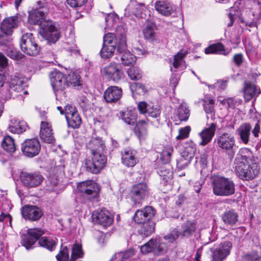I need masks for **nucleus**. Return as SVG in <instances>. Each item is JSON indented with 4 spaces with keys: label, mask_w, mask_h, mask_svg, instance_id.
I'll return each mask as SVG.
<instances>
[{
    "label": "nucleus",
    "mask_w": 261,
    "mask_h": 261,
    "mask_svg": "<svg viewBox=\"0 0 261 261\" xmlns=\"http://www.w3.org/2000/svg\"><path fill=\"white\" fill-rule=\"evenodd\" d=\"M196 229V224L194 222H186L182 226V236L189 237L194 233Z\"/></svg>",
    "instance_id": "obj_43"
},
{
    "label": "nucleus",
    "mask_w": 261,
    "mask_h": 261,
    "mask_svg": "<svg viewBox=\"0 0 261 261\" xmlns=\"http://www.w3.org/2000/svg\"><path fill=\"white\" fill-rule=\"evenodd\" d=\"M217 143L222 149L228 151L231 157L234 155L235 141L232 135L227 133L222 134L218 137Z\"/></svg>",
    "instance_id": "obj_11"
},
{
    "label": "nucleus",
    "mask_w": 261,
    "mask_h": 261,
    "mask_svg": "<svg viewBox=\"0 0 261 261\" xmlns=\"http://www.w3.org/2000/svg\"><path fill=\"white\" fill-rule=\"evenodd\" d=\"M87 1V0H67L68 4L73 8L82 7Z\"/></svg>",
    "instance_id": "obj_61"
},
{
    "label": "nucleus",
    "mask_w": 261,
    "mask_h": 261,
    "mask_svg": "<svg viewBox=\"0 0 261 261\" xmlns=\"http://www.w3.org/2000/svg\"><path fill=\"white\" fill-rule=\"evenodd\" d=\"M234 169L237 174L243 180L254 178L259 172V167L252 152L247 148L241 149L235 158Z\"/></svg>",
    "instance_id": "obj_1"
},
{
    "label": "nucleus",
    "mask_w": 261,
    "mask_h": 261,
    "mask_svg": "<svg viewBox=\"0 0 261 261\" xmlns=\"http://www.w3.org/2000/svg\"><path fill=\"white\" fill-rule=\"evenodd\" d=\"M222 219L225 224L233 225L238 221V215L234 210H229L224 213Z\"/></svg>",
    "instance_id": "obj_33"
},
{
    "label": "nucleus",
    "mask_w": 261,
    "mask_h": 261,
    "mask_svg": "<svg viewBox=\"0 0 261 261\" xmlns=\"http://www.w3.org/2000/svg\"><path fill=\"white\" fill-rule=\"evenodd\" d=\"M40 246L43 247L49 250H53L56 247V242L53 239L46 237L41 238L38 242Z\"/></svg>",
    "instance_id": "obj_48"
},
{
    "label": "nucleus",
    "mask_w": 261,
    "mask_h": 261,
    "mask_svg": "<svg viewBox=\"0 0 261 261\" xmlns=\"http://www.w3.org/2000/svg\"><path fill=\"white\" fill-rule=\"evenodd\" d=\"M7 55L13 59H18L21 58V54L16 49L13 48H9L7 51Z\"/></svg>",
    "instance_id": "obj_60"
},
{
    "label": "nucleus",
    "mask_w": 261,
    "mask_h": 261,
    "mask_svg": "<svg viewBox=\"0 0 261 261\" xmlns=\"http://www.w3.org/2000/svg\"><path fill=\"white\" fill-rule=\"evenodd\" d=\"M51 84L54 91L56 99L58 96L64 94L63 90L68 86L67 78L63 73L59 71H54L50 75Z\"/></svg>",
    "instance_id": "obj_5"
},
{
    "label": "nucleus",
    "mask_w": 261,
    "mask_h": 261,
    "mask_svg": "<svg viewBox=\"0 0 261 261\" xmlns=\"http://www.w3.org/2000/svg\"><path fill=\"white\" fill-rule=\"evenodd\" d=\"M212 187L214 194L220 196H229L234 193V184L230 179L216 175L212 178Z\"/></svg>",
    "instance_id": "obj_3"
},
{
    "label": "nucleus",
    "mask_w": 261,
    "mask_h": 261,
    "mask_svg": "<svg viewBox=\"0 0 261 261\" xmlns=\"http://www.w3.org/2000/svg\"><path fill=\"white\" fill-rule=\"evenodd\" d=\"M91 153L102 152L105 149V145L100 138H92L87 144Z\"/></svg>",
    "instance_id": "obj_27"
},
{
    "label": "nucleus",
    "mask_w": 261,
    "mask_h": 261,
    "mask_svg": "<svg viewBox=\"0 0 261 261\" xmlns=\"http://www.w3.org/2000/svg\"><path fill=\"white\" fill-rule=\"evenodd\" d=\"M232 246L231 243L229 241L221 243L213 252V261H222L229 254Z\"/></svg>",
    "instance_id": "obj_18"
},
{
    "label": "nucleus",
    "mask_w": 261,
    "mask_h": 261,
    "mask_svg": "<svg viewBox=\"0 0 261 261\" xmlns=\"http://www.w3.org/2000/svg\"><path fill=\"white\" fill-rule=\"evenodd\" d=\"M149 194V188L146 182H142L134 185L130 190V195L135 204H139L147 198Z\"/></svg>",
    "instance_id": "obj_8"
},
{
    "label": "nucleus",
    "mask_w": 261,
    "mask_h": 261,
    "mask_svg": "<svg viewBox=\"0 0 261 261\" xmlns=\"http://www.w3.org/2000/svg\"><path fill=\"white\" fill-rule=\"evenodd\" d=\"M120 116L125 123L129 125H133L136 121L137 114L135 111L127 109L121 112Z\"/></svg>",
    "instance_id": "obj_34"
},
{
    "label": "nucleus",
    "mask_w": 261,
    "mask_h": 261,
    "mask_svg": "<svg viewBox=\"0 0 261 261\" xmlns=\"http://www.w3.org/2000/svg\"><path fill=\"white\" fill-rule=\"evenodd\" d=\"M187 54V51H180L174 55L173 62L172 63L173 66L174 68H178L182 65V63H184V59Z\"/></svg>",
    "instance_id": "obj_50"
},
{
    "label": "nucleus",
    "mask_w": 261,
    "mask_h": 261,
    "mask_svg": "<svg viewBox=\"0 0 261 261\" xmlns=\"http://www.w3.org/2000/svg\"><path fill=\"white\" fill-rule=\"evenodd\" d=\"M11 34H7L4 32H2V30H0V45H4L9 41L10 36Z\"/></svg>",
    "instance_id": "obj_62"
},
{
    "label": "nucleus",
    "mask_w": 261,
    "mask_h": 261,
    "mask_svg": "<svg viewBox=\"0 0 261 261\" xmlns=\"http://www.w3.org/2000/svg\"><path fill=\"white\" fill-rule=\"evenodd\" d=\"M243 261H260V258L256 252L253 251L244 255Z\"/></svg>",
    "instance_id": "obj_56"
},
{
    "label": "nucleus",
    "mask_w": 261,
    "mask_h": 261,
    "mask_svg": "<svg viewBox=\"0 0 261 261\" xmlns=\"http://www.w3.org/2000/svg\"><path fill=\"white\" fill-rule=\"evenodd\" d=\"M21 180L25 187L33 188L39 186L42 182L43 177L38 173H24L21 175Z\"/></svg>",
    "instance_id": "obj_19"
},
{
    "label": "nucleus",
    "mask_w": 261,
    "mask_h": 261,
    "mask_svg": "<svg viewBox=\"0 0 261 261\" xmlns=\"http://www.w3.org/2000/svg\"><path fill=\"white\" fill-rule=\"evenodd\" d=\"M191 131V127L189 126L180 128L179 129V134L176 136L177 140H183L187 138L189 136Z\"/></svg>",
    "instance_id": "obj_55"
},
{
    "label": "nucleus",
    "mask_w": 261,
    "mask_h": 261,
    "mask_svg": "<svg viewBox=\"0 0 261 261\" xmlns=\"http://www.w3.org/2000/svg\"><path fill=\"white\" fill-rule=\"evenodd\" d=\"M2 146L4 149L9 152H14L16 147L13 139L9 136H6L2 142Z\"/></svg>",
    "instance_id": "obj_41"
},
{
    "label": "nucleus",
    "mask_w": 261,
    "mask_h": 261,
    "mask_svg": "<svg viewBox=\"0 0 261 261\" xmlns=\"http://www.w3.org/2000/svg\"><path fill=\"white\" fill-rule=\"evenodd\" d=\"M121 88L117 86H111L108 88L103 93V98L108 103H115L122 96Z\"/></svg>",
    "instance_id": "obj_21"
},
{
    "label": "nucleus",
    "mask_w": 261,
    "mask_h": 261,
    "mask_svg": "<svg viewBox=\"0 0 261 261\" xmlns=\"http://www.w3.org/2000/svg\"><path fill=\"white\" fill-rule=\"evenodd\" d=\"M155 212L151 206H146L143 209L138 210L133 216L134 221L138 224H145L154 216Z\"/></svg>",
    "instance_id": "obj_15"
},
{
    "label": "nucleus",
    "mask_w": 261,
    "mask_h": 261,
    "mask_svg": "<svg viewBox=\"0 0 261 261\" xmlns=\"http://www.w3.org/2000/svg\"><path fill=\"white\" fill-rule=\"evenodd\" d=\"M28 126L23 120L12 119L8 127L9 130L14 134H21L26 131Z\"/></svg>",
    "instance_id": "obj_23"
},
{
    "label": "nucleus",
    "mask_w": 261,
    "mask_h": 261,
    "mask_svg": "<svg viewBox=\"0 0 261 261\" xmlns=\"http://www.w3.org/2000/svg\"><path fill=\"white\" fill-rule=\"evenodd\" d=\"M116 47H114L113 45H107L103 44L100 54L102 58L109 59L111 58L114 53Z\"/></svg>",
    "instance_id": "obj_47"
},
{
    "label": "nucleus",
    "mask_w": 261,
    "mask_h": 261,
    "mask_svg": "<svg viewBox=\"0 0 261 261\" xmlns=\"http://www.w3.org/2000/svg\"><path fill=\"white\" fill-rule=\"evenodd\" d=\"M126 72L132 80H138L142 77V72L138 67L133 66L128 68Z\"/></svg>",
    "instance_id": "obj_49"
},
{
    "label": "nucleus",
    "mask_w": 261,
    "mask_h": 261,
    "mask_svg": "<svg viewBox=\"0 0 261 261\" xmlns=\"http://www.w3.org/2000/svg\"><path fill=\"white\" fill-rule=\"evenodd\" d=\"M24 83L22 80L18 76H15L11 78L10 82V88L11 90L20 92L23 90Z\"/></svg>",
    "instance_id": "obj_37"
},
{
    "label": "nucleus",
    "mask_w": 261,
    "mask_h": 261,
    "mask_svg": "<svg viewBox=\"0 0 261 261\" xmlns=\"http://www.w3.org/2000/svg\"><path fill=\"white\" fill-rule=\"evenodd\" d=\"M203 107L207 114L206 117L207 120L210 118L212 120L214 119L215 118V101L212 98L206 97L203 100Z\"/></svg>",
    "instance_id": "obj_31"
},
{
    "label": "nucleus",
    "mask_w": 261,
    "mask_h": 261,
    "mask_svg": "<svg viewBox=\"0 0 261 261\" xmlns=\"http://www.w3.org/2000/svg\"><path fill=\"white\" fill-rule=\"evenodd\" d=\"M227 86V81L226 80H219L214 85L210 86L211 88H216L217 90H224Z\"/></svg>",
    "instance_id": "obj_58"
},
{
    "label": "nucleus",
    "mask_w": 261,
    "mask_h": 261,
    "mask_svg": "<svg viewBox=\"0 0 261 261\" xmlns=\"http://www.w3.org/2000/svg\"><path fill=\"white\" fill-rule=\"evenodd\" d=\"M216 130V123L214 122L207 123V127L204 128L199 134L201 141L199 145L205 146L208 144L215 135Z\"/></svg>",
    "instance_id": "obj_20"
},
{
    "label": "nucleus",
    "mask_w": 261,
    "mask_h": 261,
    "mask_svg": "<svg viewBox=\"0 0 261 261\" xmlns=\"http://www.w3.org/2000/svg\"><path fill=\"white\" fill-rule=\"evenodd\" d=\"M148 115L152 118L156 119L157 121H159L160 118V110L156 108L149 107L148 108Z\"/></svg>",
    "instance_id": "obj_57"
},
{
    "label": "nucleus",
    "mask_w": 261,
    "mask_h": 261,
    "mask_svg": "<svg viewBox=\"0 0 261 261\" xmlns=\"http://www.w3.org/2000/svg\"><path fill=\"white\" fill-rule=\"evenodd\" d=\"M77 189L84 196L89 199L96 197L99 191V188L97 183L92 180L79 183L77 185Z\"/></svg>",
    "instance_id": "obj_9"
},
{
    "label": "nucleus",
    "mask_w": 261,
    "mask_h": 261,
    "mask_svg": "<svg viewBox=\"0 0 261 261\" xmlns=\"http://www.w3.org/2000/svg\"><path fill=\"white\" fill-rule=\"evenodd\" d=\"M21 215L25 220L37 221L43 215L42 210L35 205H26L21 208Z\"/></svg>",
    "instance_id": "obj_16"
},
{
    "label": "nucleus",
    "mask_w": 261,
    "mask_h": 261,
    "mask_svg": "<svg viewBox=\"0 0 261 261\" xmlns=\"http://www.w3.org/2000/svg\"><path fill=\"white\" fill-rule=\"evenodd\" d=\"M43 233V231L39 228L29 229L27 234L22 236L21 244L27 249H29Z\"/></svg>",
    "instance_id": "obj_13"
},
{
    "label": "nucleus",
    "mask_w": 261,
    "mask_h": 261,
    "mask_svg": "<svg viewBox=\"0 0 261 261\" xmlns=\"http://www.w3.org/2000/svg\"><path fill=\"white\" fill-rule=\"evenodd\" d=\"M244 97L245 100L249 101L252 98L257 97L260 91L257 89L256 86L250 82H245L244 87Z\"/></svg>",
    "instance_id": "obj_22"
},
{
    "label": "nucleus",
    "mask_w": 261,
    "mask_h": 261,
    "mask_svg": "<svg viewBox=\"0 0 261 261\" xmlns=\"http://www.w3.org/2000/svg\"><path fill=\"white\" fill-rule=\"evenodd\" d=\"M148 123L146 120L138 121L134 128V132L140 140H144L147 136Z\"/></svg>",
    "instance_id": "obj_28"
},
{
    "label": "nucleus",
    "mask_w": 261,
    "mask_h": 261,
    "mask_svg": "<svg viewBox=\"0 0 261 261\" xmlns=\"http://www.w3.org/2000/svg\"><path fill=\"white\" fill-rule=\"evenodd\" d=\"M251 129L250 124L245 123L241 125L237 130L241 140L245 144H247L249 141Z\"/></svg>",
    "instance_id": "obj_30"
},
{
    "label": "nucleus",
    "mask_w": 261,
    "mask_h": 261,
    "mask_svg": "<svg viewBox=\"0 0 261 261\" xmlns=\"http://www.w3.org/2000/svg\"><path fill=\"white\" fill-rule=\"evenodd\" d=\"M143 226L141 228L140 232L145 237H147L150 235L154 231V225L151 223H145L143 224Z\"/></svg>",
    "instance_id": "obj_54"
},
{
    "label": "nucleus",
    "mask_w": 261,
    "mask_h": 261,
    "mask_svg": "<svg viewBox=\"0 0 261 261\" xmlns=\"http://www.w3.org/2000/svg\"><path fill=\"white\" fill-rule=\"evenodd\" d=\"M101 72L106 79L115 83L119 82L124 75L120 65L115 63H111L106 66Z\"/></svg>",
    "instance_id": "obj_6"
},
{
    "label": "nucleus",
    "mask_w": 261,
    "mask_h": 261,
    "mask_svg": "<svg viewBox=\"0 0 261 261\" xmlns=\"http://www.w3.org/2000/svg\"><path fill=\"white\" fill-rule=\"evenodd\" d=\"M20 46L22 51L30 56H36L40 50V47L31 33H26L22 36Z\"/></svg>",
    "instance_id": "obj_7"
},
{
    "label": "nucleus",
    "mask_w": 261,
    "mask_h": 261,
    "mask_svg": "<svg viewBox=\"0 0 261 261\" xmlns=\"http://www.w3.org/2000/svg\"><path fill=\"white\" fill-rule=\"evenodd\" d=\"M91 154L92 155V158L95 162V163L98 166L101 170L103 169L107 164V156L102 152H96Z\"/></svg>",
    "instance_id": "obj_38"
},
{
    "label": "nucleus",
    "mask_w": 261,
    "mask_h": 261,
    "mask_svg": "<svg viewBox=\"0 0 261 261\" xmlns=\"http://www.w3.org/2000/svg\"><path fill=\"white\" fill-rule=\"evenodd\" d=\"M148 105L145 101H140L138 104V109L140 113L145 114L148 112Z\"/></svg>",
    "instance_id": "obj_63"
},
{
    "label": "nucleus",
    "mask_w": 261,
    "mask_h": 261,
    "mask_svg": "<svg viewBox=\"0 0 261 261\" xmlns=\"http://www.w3.org/2000/svg\"><path fill=\"white\" fill-rule=\"evenodd\" d=\"M221 103L223 105L227 104L228 108L233 109L235 107L236 101L232 98H228L222 100Z\"/></svg>",
    "instance_id": "obj_64"
},
{
    "label": "nucleus",
    "mask_w": 261,
    "mask_h": 261,
    "mask_svg": "<svg viewBox=\"0 0 261 261\" xmlns=\"http://www.w3.org/2000/svg\"><path fill=\"white\" fill-rule=\"evenodd\" d=\"M58 261H69V253L66 246H61L59 253L56 256Z\"/></svg>",
    "instance_id": "obj_53"
},
{
    "label": "nucleus",
    "mask_w": 261,
    "mask_h": 261,
    "mask_svg": "<svg viewBox=\"0 0 261 261\" xmlns=\"http://www.w3.org/2000/svg\"><path fill=\"white\" fill-rule=\"evenodd\" d=\"M17 18L10 17L4 19L2 23L1 29L2 32L7 34H12L13 29L17 27Z\"/></svg>",
    "instance_id": "obj_29"
},
{
    "label": "nucleus",
    "mask_w": 261,
    "mask_h": 261,
    "mask_svg": "<svg viewBox=\"0 0 261 261\" xmlns=\"http://www.w3.org/2000/svg\"><path fill=\"white\" fill-rule=\"evenodd\" d=\"M119 33L117 36H120V41L118 43L117 50L119 52V57L122 64L124 66L132 65L136 63V57L126 49V36L124 31Z\"/></svg>",
    "instance_id": "obj_4"
},
{
    "label": "nucleus",
    "mask_w": 261,
    "mask_h": 261,
    "mask_svg": "<svg viewBox=\"0 0 261 261\" xmlns=\"http://www.w3.org/2000/svg\"><path fill=\"white\" fill-rule=\"evenodd\" d=\"M94 221L103 227L111 225L113 222V217L111 214L107 210L103 209L99 211H95L92 214Z\"/></svg>",
    "instance_id": "obj_17"
},
{
    "label": "nucleus",
    "mask_w": 261,
    "mask_h": 261,
    "mask_svg": "<svg viewBox=\"0 0 261 261\" xmlns=\"http://www.w3.org/2000/svg\"><path fill=\"white\" fill-rule=\"evenodd\" d=\"M122 164L127 167H133L138 162L133 151L125 150L122 154Z\"/></svg>",
    "instance_id": "obj_25"
},
{
    "label": "nucleus",
    "mask_w": 261,
    "mask_h": 261,
    "mask_svg": "<svg viewBox=\"0 0 261 261\" xmlns=\"http://www.w3.org/2000/svg\"><path fill=\"white\" fill-rule=\"evenodd\" d=\"M155 245L154 247L153 253L156 255H161L166 253L168 250L166 244L160 240L155 239Z\"/></svg>",
    "instance_id": "obj_44"
},
{
    "label": "nucleus",
    "mask_w": 261,
    "mask_h": 261,
    "mask_svg": "<svg viewBox=\"0 0 261 261\" xmlns=\"http://www.w3.org/2000/svg\"><path fill=\"white\" fill-rule=\"evenodd\" d=\"M155 239H150L147 243L140 246V251L143 254H147L152 252L153 253L154 247L155 246Z\"/></svg>",
    "instance_id": "obj_52"
},
{
    "label": "nucleus",
    "mask_w": 261,
    "mask_h": 261,
    "mask_svg": "<svg viewBox=\"0 0 261 261\" xmlns=\"http://www.w3.org/2000/svg\"><path fill=\"white\" fill-rule=\"evenodd\" d=\"M118 31H119V33L123 32L122 31H124V33L125 34V31L123 29L122 27H119L117 28L116 31V34L115 35L114 34L112 33H108L105 35L103 37V43L104 45H114V47H116V42L115 40V38H117L119 39V41H120V36L118 37L117 36V33Z\"/></svg>",
    "instance_id": "obj_35"
},
{
    "label": "nucleus",
    "mask_w": 261,
    "mask_h": 261,
    "mask_svg": "<svg viewBox=\"0 0 261 261\" xmlns=\"http://www.w3.org/2000/svg\"><path fill=\"white\" fill-rule=\"evenodd\" d=\"M178 231L174 229L172 230L170 233L164 236V239L170 243H172L178 237Z\"/></svg>",
    "instance_id": "obj_59"
},
{
    "label": "nucleus",
    "mask_w": 261,
    "mask_h": 261,
    "mask_svg": "<svg viewBox=\"0 0 261 261\" xmlns=\"http://www.w3.org/2000/svg\"><path fill=\"white\" fill-rule=\"evenodd\" d=\"M154 28L153 24H148L143 31L144 38L150 42L154 41L158 38Z\"/></svg>",
    "instance_id": "obj_36"
},
{
    "label": "nucleus",
    "mask_w": 261,
    "mask_h": 261,
    "mask_svg": "<svg viewBox=\"0 0 261 261\" xmlns=\"http://www.w3.org/2000/svg\"><path fill=\"white\" fill-rule=\"evenodd\" d=\"M45 14L39 10L30 12L29 19L31 23L40 24L39 33L48 43H55L60 37V33L51 21L44 20Z\"/></svg>",
    "instance_id": "obj_2"
},
{
    "label": "nucleus",
    "mask_w": 261,
    "mask_h": 261,
    "mask_svg": "<svg viewBox=\"0 0 261 261\" xmlns=\"http://www.w3.org/2000/svg\"><path fill=\"white\" fill-rule=\"evenodd\" d=\"M65 115L70 126L73 128L80 127L82 123V119L74 106L67 105L65 107Z\"/></svg>",
    "instance_id": "obj_12"
},
{
    "label": "nucleus",
    "mask_w": 261,
    "mask_h": 261,
    "mask_svg": "<svg viewBox=\"0 0 261 261\" xmlns=\"http://www.w3.org/2000/svg\"><path fill=\"white\" fill-rule=\"evenodd\" d=\"M83 255L82 245L75 243L72 248L71 257L70 259L69 258V261H76V259L83 257Z\"/></svg>",
    "instance_id": "obj_40"
},
{
    "label": "nucleus",
    "mask_w": 261,
    "mask_h": 261,
    "mask_svg": "<svg viewBox=\"0 0 261 261\" xmlns=\"http://www.w3.org/2000/svg\"><path fill=\"white\" fill-rule=\"evenodd\" d=\"M133 249H128L125 252H120L116 253L112 258L113 261H125L135 254Z\"/></svg>",
    "instance_id": "obj_39"
},
{
    "label": "nucleus",
    "mask_w": 261,
    "mask_h": 261,
    "mask_svg": "<svg viewBox=\"0 0 261 261\" xmlns=\"http://www.w3.org/2000/svg\"><path fill=\"white\" fill-rule=\"evenodd\" d=\"M196 151V145L191 142L189 146H186L184 151L181 153V158L180 162H184L185 165H188L194 157Z\"/></svg>",
    "instance_id": "obj_24"
},
{
    "label": "nucleus",
    "mask_w": 261,
    "mask_h": 261,
    "mask_svg": "<svg viewBox=\"0 0 261 261\" xmlns=\"http://www.w3.org/2000/svg\"><path fill=\"white\" fill-rule=\"evenodd\" d=\"M173 151L174 149L172 146H167L164 147L160 155V159L163 163L167 164L170 162Z\"/></svg>",
    "instance_id": "obj_45"
},
{
    "label": "nucleus",
    "mask_w": 261,
    "mask_h": 261,
    "mask_svg": "<svg viewBox=\"0 0 261 261\" xmlns=\"http://www.w3.org/2000/svg\"><path fill=\"white\" fill-rule=\"evenodd\" d=\"M85 167L86 170L92 174H98L101 170L95 163L93 159H86L85 160Z\"/></svg>",
    "instance_id": "obj_42"
},
{
    "label": "nucleus",
    "mask_w": 261,
    "mask_h": 261,
    "mask_svg": "<svg viewBox=\"0 0 261 261\" xmlns=\"http://www.w3.org/2000/svg\"><path fill=\"white\" fill-rule=\"evenodd\" d=\"M205 53L206 54H225L224 47L221 43L213 44L210 45L205 49Z\"/></svg>",
    "instance_id": "obj_46"
},
{
    "label": "nucleus",
    "mask_w": 261,
    "mask_h": 261,
    "mask_svg": "<svg viewBox=\"0 0 261 261\" xmlns=\"http://www.w3.org/2000/svg\"><path fill=\"white\" fill-rule=\"evenodd\" d=\"M155 10L161 14L169 16L174 12L173 6L168 2L158 1L155 4Z\"/></svg>",
    "instance_id": "obj_26"
},
{
    "label": "nucleus",
    "mask_w": 261,
    "mask_h": 261,
    "mask_svg": "<svg viewBox=\"0 0 261 261\" xmlns=\"http://www.w3.org/2000/svg\"><path fill=\"white\" fill-rule=\"evenodd\" d=\"M67 78L68 86L71 85L74 87H79L81 85L80 76L74 72L68 75Z\"/></svg>",
    "instance_id": "obj_51"
},
{
    "label": "nucleus",
    "mask_w": 261,
    "mask_h": 261,
    "mask_svg": "<svg viewBox=\"0 0 261 261\" xmlns=\"http://www.w3.org/2000/svg\"><path fill=\"white\" fill-rule=\"evenodd\" d=\"M175 114L178 119L180 121H186L190 116V110L187 105L182 102L178 107Z\"/></svg>",
    "instance_id": "obj_32"
},
{
    "label": "nucleus",
    "mask_w": 261,
    "mask_h": 261,
    "mask_svg": "<svg viewBox=\"0 0 261 261\" xmlns=\"http://www.w3.org/2000/svg\"><path fill=\"white\" fill-rule=\"evenodd\" d=\"M21 151L23 154L29 158H33L38 154L41 146L37 139H26L21 144Z\"/></svg>",
    "instance_id": "obj_10"
},
{
    "label": "nucleus",
    "mask_w": 261,
    "mask_h": 261,
    "mask_svg": "<svg viewBox=\"0 0 261 261\" xmlns=\"http://www.w3.org/2000/svg\"><path fill=\"white\" fill-rule=\"evenodd\" d=\"M39 135L41 140L43 142L51 144H54L56 142V138L51 125L48 121H41Z\"/></svg>",
    "instance_id": "obj_14"
}]
</instances>
